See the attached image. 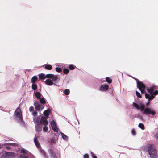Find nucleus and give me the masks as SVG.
<instances>
[{"mask_svg":"<svg viewBox=\"0 0 158 158\" xmlns=\"http://www.w3.org/2000/svg\"><path fill=\"white\" fill-rule=\"evenodd\" d=\"M132 105L138 110L140 109L141 111H143V113L144 114H151L152 115H154L156 114V112L153 109L149 108H145V105L141 103L139 105L136 103L133 102Z\"/></svg>","mask_w":158,"mask_h":158,"instance_id":"nucleus-1","label":"nucleus"},{"mask_svg":"<svg viewBox=\"0 0 158 158\" xmlns=\"http://www.w3.org/2000/svg\"><path fill=\"white\" fill-rule=\"evenodd\" d=\"M147 147L151 158H156L157 153L155 146L153 144H148Z\"/></svg>","mask_w":158,"mask_h":158,"instance_id":"nucleus-2","label":"nucleus"},{"mask_svg":"<svg viewBox=\"0 0 158 158\" xmlns=\"http://www.w3.org/2000/svg\"><path fill=\"white\" fill-rule=\"evenodd\" d=\"M155 89L154 87H151L150 89H148L147 90L148 92L151 94H146L145 97L146 98H148L149 100L152 99L154 97L155 95L158 94V90H156L153 92L154 90Z\"/></svg>","mask_w":158,"mask_h":158,"instance_id":"nucleus-3","label":"nucleus"},{"mask_svg":"<svg viewBox=\"0 0 158 158\" xmlns=\"http://www.w3.org/2000/svg\"><path fill=\"white\" fill-rule=\"evenodd\" d=\"M46 76L47 78L52 79V81L54 82H57L60 80L59 77L56 75L49 74H47Z\"/></svg>","mask_w":158,"mask_h":158,"instance_id":"nucleus-4","label":"nucleus"},{"mask_svg":"<svg viewBox=\"0 0 158 158\" xmlns=\"http://www.w3.org/2000/svg\"><path fill=\"white\" fill-rule=\"evenodd\" d=\"M15 118L18 120H21L22 119V114L21 110L18 108L15 112Z\"/></svg>","mask_w":158,"mask_h":158,"instance_id":"nucleus-5","label":"nucleus"},{"mask_svg":"<svg viewBox=\"0 0 158 158\" xmlns=\"http://www.w3.org/2000/svg\"><path fill=\"white\" fill-rule=\"evenodd\" d=\"M137 87L141 93L142 94L144 93L145 90V85L141 82L139 83L138 81H137Z\"/></svg>","mask_w":158,"mask_h":158,"instance_id":"nucleus-6","label":"nucleus"},{"mask_svg":"<svg viewBox=\"0 0 158 158\" xmlns=\"http://www.w3.org/2000/svg\"><path fill=\"white\" fill-rule=\"evenodd\" d=\"M47 118H45L44 117L42 116L39 122H37V121H36V122L37 123H38L39 124H43L44 125L46 126L48 124V122L47 120Z\"/></svg>","mask_w":158,"mask_h":158,"instance_id":"nucleus-7","label":"nucleus"},{"mask_svg":"<svg viewBox=\"0 0 158 158\" xmlns=\"http://www.w3.org/2000/svg\"><path fill=\"white\" fill-rule=\"evenodd\" d=\"M27 154L24 149L21 150L20 158H28L27 156Z\"/></svg>","mask_w":158,"mask_h":158,"instance_id":"nucleus-8","label":"nucleus"},{"mask_svg":"<svg viewBox=\"0 0 158 158\" xmlns=\"http://www.w3.org/2000/svg\"><path fill=\"white\" fill-rule=\"evenodd\" d=\"M50 124L53 130L56 132H58V130L55 121L53 120H52Z\"/></svg>","mask_w":158,"mask_h":158,"instance_id":"nucleus-9","label":"nucleus"},{"mask_svg":"<svg viewBox=\"0 0 158 158\" xmlns=\"http://www.w3.org/2000/svg\"><path fill=\"white\" fill-rule=\"evenodd\" d=\"M34 104L35 106V109L38 111H41L44 107V106H43L41 108L40 105L37 102H34Z\"/></svg>","mask_w":158,"mask_h":158,"instance_id":"nucleus-10","label":"nucleus"},{"mask_svg":"<svg viewBox=\"0 0 158 158\" xmlns=\"http://www.w3.org/2000/svg\"><path fill=\"white\" fill-rule=\"evenodd\" d=\"M8 158H13L16 156V154L12 152H5Z\"/></svg>","mask_w":158,"mask_h":158,"instance_id":"nucleus-11","label":"nucleus"},{"mask_svg":"<svg viewBox=\"0 0 158 158\" xmlns=\"http://www.w3.org/2000/svg\"><path fill=\"white\" fill-rule=\"evenodd\" d=\"M108 87L109 86L107 85H102L100 86L99 90L102 91L107 90L108 89Z\"/></svg>","mask_w":158,"mask_h":158,"instance_id":"nucleus-12","label":"nucleus"},{"mask_svg":"<svg viewBox=\"0 0 158 158\" xmlns=\"http://www.w3.org/2000/svg\"><path fill=\"white\" fill-rule=\"evenodd\" d=\"M44 82L46 84L49 86L52 85L53 84V81L50 79H47Z\"/></svg>","mask_w":158,"mask_h":158,"instance_id":"nucleus-13","label":"nucleus"},{"mask_svg":"<svg viewBox=\"0 0 158 158\" xmlns=\"http://www.w3.org/2000/svg\"><path fill=\"white\" fill-rule=\"evenodd\" d=\"M50 110L49 109H48L47 110L44 111V114L45 117V118H48V117L50 113Z\"/></svg>","mask_w":158,"mask_h":158,"instance_id":"nucleus-14","label":"nucleus"},{"mask_svg":"<svg viewBox=\"0 0 158 158\" xmlns=\"http://www.w3.org/2000/svg\"><path fill=\"white\" fill-rule=\"evenodd\" d=\"M48 152L50 155L51 157H55V154L54 152L52 150V148H50L48 150Z\"/></svg>","mask_w":158,"mask_h":158,"instance_id":"nucleus-15","label":"nucleus"},{"mask_svg":"<svg viewBox=\"0 0 158 158\" xmlns=\"http://www.w3.org/2000/svg\"><path fill=\"white\" fill-rule=\"evenodd\" d=\"M42 95L39 92L37 91L35 94V96L37 99H40L41 98Z\"/></svg>","mask_w":158,"mask_h":158,"instance_id":"nucleus-16","label":"nucleus"},{"mask_svg":"<svg viewBox=\"0 0 158 158\" xmlns=\"http://www.w3.org/2000/svg\"><path fill=\"white\" fill-rule=\"evenodd\" d=\"M35 129L38 132H40L42 130V127L38 126V125L35 126Z\"/></svg>","mask_w":158,"mask_h":158,"instance_id":"nucleus-17","label":"nucleus"},{"mask_svg":"<svg viewBox=\"0 0 158 158\" xmlns=\"http://www.w3.org/2000/svg\"><path fill=\"white\" fill-rule=\"evenodd\" d=\"M34 141L35 145L38 148H40L41 147V146L39 142L37 141V138H35L34 139Z\"/></svg>","mask_w":158,"mask_h":158,"instance_id":"nucleus-18","label":"nucleus"},{"mask_svg":"<svg viewBox=\"0 0 158 158\" xmlns=\"http://www.w3.org/2000/svg\"><path fill=\"white\" fill-rule=\"evenodd\" d=\"M40 152L41 155H43L44 157L46 158L47 157L46 153L45 151L41 148L40 150Z\"/></svg>","mask_w":158,"mask_h":158,"instance_id":"nucleus-19","label":"nucleus"},{"mask_svg":"<svg viewBox=\"0 0 158 158\" xmlns=\"http://www.w3.org/2000/svg\"><path fill=\"white\" fill-rule=\"evenodd\" d=\"M47 74L45 75L43 74H41L39 75V78L42 79H44L47 78Z\"/></svg>","mask_w":158,"mask_h":158,"instance_id":"nucleus-20","label":"nucleus"},{"mask_svg":"<svg viewBox=\"0 0 158 158\" xmlns=\"http://www.w3.org/2000/svg\"><path fill=\"white\" fill-rule=\"evenodd\" d=\"M60 133L63 139L64 140L67 141L68 139V137L62 132H61Z\"/></svg>","mask_w":158,"mask_h":158,"instance_id":"nucleus-21","label":"nucleus"},{"mask_svg":"<svg viewBox=\"0 0 158 158\" xmlns=\"http://www.w3.org/2000/svg\"><path fill=\"white\" fill-rule=\"evenodd\" d=\"M38 79L37 77L36 76H34L33 77L31 80V82L33 83H34L36 81H37Z\"/></svg>","mask_w":158,"mask_h":158,"instance_id":"nucleus-22","label":"nucleus"},{"mask_svg":"<svg viewBox=\"0 0 158 158\" xmlns=\"http://www.w3.org/2000/svg\"><path fill=\"white\" fill-rule=\"evenodd\" d=\"M45 68L48 70H51L52 69V67L51 65H48L45 66Z\"/></svg>","mask_w":158,"mask_h":158,"instance_id":"nucleus-23","label":"nucleus"},{"mask_svg":"<svg viewBox=\"0 0 158 158\" xmlns=\"http://www.w3.org/2000/svg\"><path fill=\"white\" fill-rule=\"evenodd\" d=\"M40 101L42 104H44L46 102L45 100L43 98H40Z\"/></svg>","mask_w":158,"mask_h":158,"instance_id":"nucleus-24","label":"nucleus"},{"mask_svg":"<svg viewBox=\"0 0 158 158\" xmlns=\"http://www.w3.org/2000/svg\"><path fill=\"white\" fill-rule=\"evenodd\" d=\"M138 127L139 128H140L141 129H142V130H143L144 129V125L142 123H140L138 125Z\"/></svg>","mask_w":158,"mask_h":158,"instance_id":"nucleus-25","label":"nucleus"},{"mask_svg":"<svg viewBox=\"0 0 158 158\" xmlns=\"http://www.w3.org/2000/svg\"><path fill=\"white\" fill-rule=\"evenodd\" d=\"M37 85L34 83H33L32 85V88L34 90H36L37 89Z\"/></svg>","mask_w":158,"mask_h":158,"instance_id":"nucleus-26","label":"nucleus"},{"mask_svg":"<svg viewBox=\"0 0 158 158\" xmlns=\"http://www.w3.org/2000/svg\"><path fill=\"white\" fill-rule=\"evenodd\" d=\"M106 81L109 84L111 83L112 82L111 79H110L108 77H107L106 78Z\"/></svg>","mask_w":158,"mask_h":158,"instance_id":"nucleus-27","label":"nucleus"},{"mask_svg":"<svg viewBox=\"0 0 158 158\" xmlns=\"http://www.w3.org/2000/svg\"><path fill=\"white\" fill-rule=\"evenodd\" d=\"M64 93L66 95H68L70 93L69 90V89H66L65 90Z\"/></svg>","mask_w":158,"mask_h":158,"instance_id":"nucleus-28","label":"nucleus"},{"mask_svg":"<svg viewBox=\"0 0 158 158\" xmlns=\"http://www.w3.org/2000/svg\"><path fill=\"white\" fill-rule=\"evenodd\" d=\"M63 73L65 74H67L69 72V70L67 69H63Z\"/></svg>","mask_w":158,"mask_h":158,"instance_id":"nucleus-29","label":"nucleus"},{"mask_svg":"<svg viewBox=\"0 0 158 158\" xmlns=\"http://www.w3.org/2000/svg\"><path fill=\"white\" fill-rule=\"evenodd\" d=\"M0 158H8L6 153H4L1 156Z\"/></svg>","mask_w":158,"mask_h":158,"instance_id":"nucleus-30","label":"nucleus"},{"mask_svg":"<svg viewBox=\"0 0 158 158\" xmlns=\"http://www.w3.org/2000/svg\"><path fill=\"white\" fill-rule=\"evenodd\" d=\"M56 70L58 72H60L62 71L61 69L59 67H56Z\"/></svg>","mask_w":158,"mask_h":158,"instance_id":"nucleus-31","label":"nucleus"},{"mask_svg":"<svg viewBox=\"0 0 158 158\" xmlns=\"http://www.w3.org/2000/svg\"><path fill=\"white\" fill-rule=\"evenodd\" d=\"M48 130V128L47 127L45 126L43 128V131L44 132H46Z\"/></svg>","mask_w":158,"mask_h":158,"instance_id":"nucleus-32","label":"nucleus"},{"mask_svg":"<svg viewBox=\"0 0 158 158\" xmlns=\"http://www.w3.org/2000/svg\"><path fill=\"white\" fill-rule=\"evenodd\" d=\"M74 67L73 65H70L69 66V68L71 70H73L74 69Z\"/></svg>","mask_w":158,"mask_h":158,"instance_id":"nucleus-33","label":"nucleus"},{"mask_svg":"<svg viewBox=\"0 0 158 158\" xmlns=\"http://www.w3.org/2000/svg\"><path fill=\"white\" fill-rule=\"evenodd\" d=\"M55 139H54L52 138L50 139V141H49V143H53L55 142Z\"/></svg>","mask_w":158,"mask_h":158,"instance_id":"nucleus-34","label":"nucleus"},{"mask_svg":"<svg viewBox=\"0 0 158 158\" xmlns=\"http://www.w3.org/2000/svg\"><path fill=\"white\" fill-rule=\"evenodd\" d=\"M4 145H16V144L15 143H5Z\"/></svg>","mask_w":158,"mask_h":158,"instance_id":"nucleus-35","label":"nucleus"},{"mask_svg":"<svg viewBox=\"0 0 158 158\" xmlns=\"http://www.w3.org/2000/svg\"><path fill=\"white\" fill-rule=\"evenodd\" d=\"M154 138L158 141V133L156 134L154 136Z\"/></svg>","mask_w":158,"mask_h":158,"instance_id":"nucleus-36","label":"nucleus"},{"mask_svg":"<svg viewBox=\"0 0 158 158\" xmlns=\"http://www.w3.org/2000/svg\"><path fill=\"white\" fill-rule=\"evenodd\" d=\"M136 95L138 97H141V95L137 91H136Z\"/></svg>","mask_w":158,"mask_h":158,"instance_id":"nucleus-37","label":"nucleus"},{"mask_svg":"<svg viewBox=\"0 0 158 158\" xmlns=\"http://www.w3.org/2000/svg\"><path fill=\"white\" fill-rule=\"evenodd\" d=\"M32 114L34 116H36L37 114V113L36 111H33L32 113Z\"/></svg>","mask_w":158,"mask_h":158,"instance_id":"nucleus-38","label":"nucleus"},{"mask_svg":"<svg viewBox=\"0 0 158 158\" xmlns=\"http://www.w3.org/2000/svg\"><path fill=\"white\" fill-rule=\"evenodd\" d=\"M131 133L133 135H135L136 134L135 131L134 130H132L131 131Z\"/></svg>","mask_w":158,"mask_h":158,"instance_id":"nucleus-39","label":"nucleus"},{"mask_svg":"<svg viewBox=\"0 0 158 158\" xmlns=\"http://www.w3.org/2000/svg\"><path fill=\"white\" fill-rule=\"evenodd\" d=\"M34 110V107L33 106H31L29 108V111H32Z\"/></svg>","mask_w":158,"mask_h":158,"instance_id":"nucleus-40","label":"nucleus"},{"mask_svg":"<svg viewBox=\"0 0 158 158\" xmlns=\"http://www.w3.org/2000/svg\"><path fill=\"white\" fill-rule=\"evenodd\" d=\"M91 153L92 156V157L93 158H97L96 156L94 155V154L93 153L91 152Z\"/></svg>","mask_w":158,"mask_h":158,"instance_id":"nucleus-41","label":"nucleus"},{"mask_svg":"<svg viewBox=\"0 0 158 158\" xmlns=\"http://www.w3.org/2000/svg\"><path fill=\"white\" fill-rule=\"evenodd\" d=\"M138 117L141 120H143V117L142 115H139L138 116Z\"/></svg>","mask_w":158,"mask_h":158,"instance_id":"nucleus-42","label":"nucleus"},{"mask_svg":"<svg viewBox=\"0 0 158 158\" xmlns=\"http://www.w3.org/2000/svg\"><path fill=\"white\" fill-rule=\"evenodd\" d=\"M88 156L87 154H85L84 155V158H88Z\"/></svg>","mask_w":158,"mask_h":158,"instance_id":"nucleus-43","label":"nucleus"},{"mask_svg":"<svg viewBox=\"0 0 158 158\" xmlns=\"http://www.w3.org/2000/svg\"><path fill=\"white\" fill-rule=\"evenodd\" d=\"M6 148L7 149H9L10 148V147L9 146H7L6 147Z\"/></svg>","mask_w":158,"mask_h":158,"instance_id":"nucleus-44","label":"nucleus"},{"mask_svg":"<svg viewBox=\"0 0 158 158\" xmlns=\"http://www.w3.org/2000/svg\"><path fill=\"white\" fill-rule=\"evenodd\" d=\"M148 100H149V99H148ZM149 101H150V100H149V101L148 100V103H147V104H146V105H148L149 104V102H150Z\"/></svg>","mask_w":158,"mask_h":158,"instance_id":"nucleus-45","label":"nucleus"},{"mask_svg":"<svg viewBox=\"0 0 158 158\" xmlns=\"http://www.w3.org/2000/svg\"><path fill=\"white\" fill-rule=\"evenodd\" d=\"M1 145H0V148H1Z\"/></svg>","mask_w":158,"mask_h":158,"instance_id":"nucleus-46","label":"nucleus"}]
</instances>
